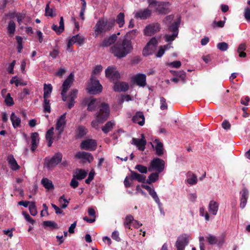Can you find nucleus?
<instances>
[{"label":"nucleus","mask_w":250,"mask_h":250,"mask_svg":"<svg viewBox=\"0 0 250 250\" xmlns=\"http://www.w3.org/2000/svg\"><path fill=\"white\" fill-rule=\"evenodd\" d=\"M82 104L87 105V110L88 111H93L98 107L99 111L96 114V119L99 124H103L108 118L110 114V108L108 104L103 102L100 104V102L95 98L87 97L83 99Z\"/></svg>","instance_id":"f257e3e1"},{"label":"nucleus","mask_w":250,"mask_h":250,"mask_svg":"<svg viewBox=\"0 0 250 250\" xmlns=\"http://www.w3.org/2000/svg\"><path fill=\"white\" fill-rule=\"evenodd\" d=\"M133 50L131 42L126 39L118 41L110 48L111 52L117 58H123L131 53Z\"/></svg>","instance_id":"f03ea898"},{"label":"nucleus","mask_w":250,"mask_h":250,"mask_svg":"<svg viewBox=\"0 0 250 250\" xmlns=\"http://www.w3.org/2000/svg\"><path fill=\"white\" fill-rule=\"evenodd\" d=\"M114 25L113 21H107L103 19H100L94 27L95 37L96 38L99 35L110 31Z\"/></svg>","instance_id":"7ed1b4c3"},{"label":"nucleus","mask_w":250,"mask_h":250,"mask_svg":"<svg viewBox=\"0 0 250 250\" xmlns=\"http://www.w3.org/2000/svg\"><path fill=\"white\" fill-rule=\"evenodd\" d=\"M90 81L87 88L88 92L90 94H96L102 91L103 86L95 76L91 75Z\"/></svg>","instance_id":"20e7f679"},{"label":"nucleus","mask_w":250,"mask_h":250,"mask_svg":"<svg viewBox=\"0 0 250 250\" xmlns=\"http://www.w3.org/2000/svg\"><path fill=\"white\" fill-rule=\"evenodd\" d=\"M165 168V162L163 160L155 158L152 159L149 163L148 167L149 171L155 170L158 173H161Z\"/></svg>","instance_id":"39448f33"},{"label":"nucleus","mask_w":250,"mask_h":250,"mask_svg":"<svg viewBox=\"0 0 250 250\" xmlns=\"http://www.w3.org/2000/svg\"><path fill=\"white\" fill-rule=\"evenodd\" d=\"M157 43L156 39L155 37L152 38L143 50V56H147L152 54L156 49Z\"/></svg>","instance_id":"423d86ee"},{"label":"nucleus","mask_w":250,"mask_h":250,"mask_svg":"<svg viewBox=\"0 0 250 250\" xmlns=\"http://www.w3.org/2000/svg\"><path fill=\"white\" fill-rule=\"evenodd\" d=\"M62 158V154L61 152L56 153L53 157L49 159H45L46 167L48 168H52L61 162Z\"/></svg>","instance_id":"0eeeda50"},{"label":"nucleus","mask_w":250,"mask_h":250,"mask_svg":"<svg viewBox=\"0 0 250 250\" xmlns=\"http://www.w3.org/2000/svg\"><path fill=\"white\" fill-rule=\"evenodd\" d=\"M97 146V141L92 139H87L83 140L80 144V147L82 149L88 151L95 150Z\"/></svg>","instance_id":"6e6552de"},{"label":"nucleus","mask_w":250,"mask_h":250,"mask_svg":"<svg viewBox=\"0 0 250 250\" xmlns=\"http://www.w3.org/2000/svg\"><path fill=\"white\" fill-rule=\"evenodd\" d=\"M188 236L187 234H182L178 238L175 243L177 250H184L188 244Z\"/></svg>","instance_id":"1a4fd4ad"},{"label":"nucleus","mask_w":250,"mask_h":250,"mask_svg":"<svg viewBox=\"0 0 250 250\" xmlns=\"http://www.w3.org/2000/svg\"><path fill=\"white\" fill-rule=\"evenodd\" d=\"M105 76L109 78L110 81L114 83L118 81L120 78V74L118 71H116V68L114 67L108 66L105 71Z\"/></svg>","instance_id":"9d476101"},{"label":"nucleus","mask_w":250,"mask_h":250,"mask_svg":"<svg viewBox=\"0 0 250 250\" xmlns=\"http://www.w3.org/2000/svg\"><path fill=\"white\" fill-rule=\"evenodd\" d=\"M160 30V24L158 23L149 24L146 26L144 30V35L151 36Z\"/></svg>","instance_id":"9b49d317"},{"label":"nucleus","mask_w":250,"mask_h":250,"mask_svg":"<svg viewBox=\"0 0 250 250\" xmlns=\"http://www.w3.org/2000/svg\"><path fill=\"white\" fill-rule=\"evenodd\" d=\"M132 82L139 86L144 87L146 85V76L139 73L134 75L132 78Z\"/></svg>","instance_id":"f8f14e48"},{"label":"nucleus","mask_w":250,"mask_h":250,"mask_svg":"<svg viewBox=\"0 0 250 250\" xmlns=\"http://www.w3.org/2000/svg\"><path fill=\"white\" fill-rule=\"evenodd\" d=\"M74 81V75L72 73H71L69 75L63 82L62 86V91L64 93H67V91L71 87L72 84Z\"/></svg>","instance_id":"ddd939ff"},{"label":"nucleus","mask_w":250,"mask_h":250,"mask_svg":"<svg viewBox=\"0 0 250 250\" xmlns=\"http://www.w3.org/2000/svg\"><path fill=\"white\" fill-rule=\"evenodd\" d=\"M128 89L129 85L126 82L117 81L114 83L113 90L115 92H125Z\"/></svg>","instance_id":"4468645a"},{"label":"nucleus","mask_w":250,"mask_h":250,"mask_svg":"<svg viewBox=\"0 0 250 250\" xmlns=\"http://www.w3.org/2000/svg\"><path fill=\"white\" fill-rule=\"evenodd\" d=\"M168 2L160 1L157 6L156 7V12L161 15H166L169 13L170 9L168 7Z\"/></svg>","instance_id":"2eb2a0df"},{"label":"nucleus","mask_w":250,"mask_h":250,"mask_svg":"<svg viewBox=\"0 0 250 250\" xmlns=\"http://www.w3.org/2000/svg\"><path fill=\"white\" fill-rule=\"evenodd\" d=\"M131 144L136 146L139 150L144 151L146 147V141L144 137V135L142 134V138L141 139L133 138Z\"/></svg>","instance_id":"dca6fc26"},{"label":"nucleus","mask_w":250,"mask_h":250,"mask_svg":"<svg viewBox=\"0 0 250 250\" xmlns=\"http://www.w3.org/2000/svg\"><path fill=\"white\" fill-rule=\"evenodd\" d=\"M75 157L77 159L85 160L89 163L94 159L93 156L91 153L85 151L78 152L75 154Z\"/></svg>","instance_id":"f3484780"},{"label":"nucleus","mask_w":250,"mask_h":250,"mask_svg":"<svg viewBox=\"0 0 250 250\" xmlns=\"http://www.w3.org/2000/svg\"><path fill=\"white\" fill-rule=\"evenodd\" d=\"M240 207L241 208L243 209L246 206L247 200L249 196V192L246 188H244L240 192Z\"/></svg>","instance_id":"a211bd4d"},{"label":"nucleus","mask_w":250,"mask_h":250,"mask_svg":"<svg viewBox=\"0 0 250 250\" xmlns=\"http://www.w3.org/2000/svg\"><path fill=\"white\" fill-rule=\"evenodd\" d=\"M181 23V18H178L174 21L167 25V30L173 33L178 34L179 27Z\"/></svg>","instance_id":"6ab92c4d"},{"label":"nucleus","mask_w":250,"mask_h":250,"mask_svg":"<svg viewBox=\"0 0 250 250\" xmlns=\"http://www.w3.org/2000/svg\"><path fill=\"white\" fill-rule=\"evenodd\" d=\"M152 14V11L148 8H146L143 10H139L135 14V18L141 20H146Z\"/></svg>","instance_id":"aec40b11"},{"label":"nucleus","mask_w":250,"mask_h":250,"mask_svg":"<svg viewBox=\"0 0 250 250\" xmlns=\"http://www.w3.org/2000/svg\"><path fill=\"white\" fill-rule=\"evenodd\" d=\"M117 40V35L115 34H112L108 38H105L103 40L102 42L100 44L101 47H108L111 45L114 44Z\"/></svg>","instance_id":"412c9836"},{"label":"nucleus","mask_w":250,"mask_h":250,"mask_svg":"<svg viewBox=\"0 0 250 250\" xmlns=\"http://www.w3.org/2000/svg\"><path fill=\"white\" fill-rule=\"evenodd\" d=\"M130 175L129 178L130 180H137L139 182L144 183L146 182V177L144 175L140 174L137 172L130 170Z\"/></svg>","instance_id":"4be33fe9"},{"label":"nucleus","mask_w":250,"mask_h":250,"mask_svg":"<svg viewBox=\"0 0 250 250\" xmlns=\"http://www.w3.org/2000/svg\"><path fill=\"white\" fill-rule=\"evenodd\" d=\"M78 92V90L76 89H73L70 91L68 95L69 100L67 102V106L69 109H71L74 105L75 103L74 100L77 97Z\"/></svg>","instance_id":"5701e85b"},{"label":"nucleus","mask_w":250,"mask_h":250,"mask_svg":"<svg viewBox=\"0 0 250 250\" xmlns=\"http://www.w3.org/2000/svg\"><path fill=\"white\" fill-rule=\"evenodd\" d=\"M132 120L135 124H138L139 125H144L145 124V117L142 112L138 111L132 117Z\"/></svg>","instance_id":"b1692460"},{"label":"nucleus","mask_w":250,"mask_h":250,"mask_svg":"<svg viewBox=\"0 0 250 250\" xmlns=\"http://www.w3.org/2000/svg\"><path fill=\"white\" fill-rule=\"evenodd\" d=\"M31 150L34 152L38 147L39 142V134L37 132H34L31 134Z\"/></svg>","instance_id":"393cba45"},{"label":"nucleus","mask_w":250,"mask_h":250,"mask_svg":"<svg viewBox=\"0 0 250 250\" xmlns=\"http://www.w3.org/2000/svg\"><path fill=\"white\" fill-rule=\"evenodd\" d=\"M87 132V130L84 126H78L75 132V137L76 139H81L84 136Z\"/></svg>","instance_id":"a878e982"},{"label":"nucleus","mask_w":250,"mask_h":250,"mask_svg":"<svg viewBox=\"0 0 250 250\" xmlns=\"http://www.w3.org/2000/svg\"><path fill=\"white\" fill-rule=\"evenodd\" d=\"M154 143H156L155 146L156 154L159 156H161L164 154V147L162 143L159 141V139H155Z\"/></svg>","instance_id":"bb28decb"},{"label":"nucleus","mask_w":250,"mask_h":250,"mask_svg":"<svg viewBox=\"0 0 250 250\" xmlns=\"http://www.w3.org/2000/svg\"><path fill=\"white\" fill-rule=\"evenodd\" d=\"M218 209V204L213 200L210 201L208 205V210L213 215L217 214Z\"/></svg>","instance_id":"cd10ccee"},{"label":"nucleus","mask_w":250,"mask_h":250,"mask_svg":"<svg viewBox=\"0 0 250 250\" xmlns=\"http://www.w3.org/2000/svg\"><path fill=\"white\" fill-rule=\"evenodd\" d=\"M7 29L9 36L12 37L16 31V23L13 20H10L9 21Z\"/></svg>","instance_id":"c85d7f7f"},{"label":"nucleus","mask_w":250,"mask_h":250,"mask_svg":"<svg viewBox=\"0 0 250 250\" xmlns=\"http://www.w3.org/2000/svg\"><path fill=\"white\" fill-rule=\"evenodd\" d=\"M159 174L157 172L151 173L148 176L147 179H146V184H151L157 181L159 179Z\"/></svg>","instance_id":"c756f323"},{"label":"nucleus","mask_w":250,"mask_h":250,"mask_svg":"<svg viewBox=\"0 0 250 250\" xmlns=\"http://www.w3.org/2000/svg\"><path fill=\"white\" fill-rule=\"evenodd\" d=\"M41 183L44 188L48 190L54 189L52 182L46 178H43L41 180Z\"/></svg>","instance_id":"7c9ffc66"},{"label":"nucleus","mask_w":250,"mask_h":250,"mask_svg":"<svg viewBox=\"0 0 250 250\" xmlns=\"http://www.w3.org/2000/svg\"><path fill=\"white\" fill-rule=\"evenodd\" d=\"M54 127H52L50 129H49L46 133V140L48 142L47 146L48 147H50L52 146L53 143V135L54 134Z\"/></svg>","instance_id":"2f4dec72"},{"label":"nucleus","mask_w":250,"mask_h":250,"mask_svg":"<svg viewBox=\"0 0 250 250\" xmlns=\"http://www.w3.org/2000/svg\"><path fill=\"white\" fill-rule=\"evenodd\" d=\"M138 33L139 32L137 29L132 30L125 34L124 39H126L129 42H131V40L134 39Z\"/></svg>","instance_id":"473e14b6"},{"label":"nucleus","mask_w":250,"mask_h":250,"mask_svg":"<svg viewBox=\"0 0 250 250\" xmlns=\"http://www.w3.org/2000/svg\"><path fill=\"white\" fill-rule=\"evenodd\" d=\"M43 99L48 98L52 91V86L51 84H44L43 85Z\"/></svg>","instance_id":"72a5a7b5"},{"label":"nucleus","mask_w":250,"mask_h":250,"mask_svg":"<svg viewBox=\"0 0 250 250\" xmlns=\"http://www.w3.org/2000/svg\"><path fill=\"white\" fill-rule=\"evenodd\" d=\"M86 175L87 172L85 170L82 169H78L76 175H74L73 177L78 180H81L84 179L86 176Z\"/></svg>","instance_id":"f704fd0d"},{"label":"nucleus","mask_w":250,"mask_h":250,"mask_svg":"<svg viewBox=\"0 0 250 250\" xmlns=\"http://www.w3.org/2000/svg\"><path fill=\"white\" fill-rule=\"evenodd\" d=\"M116 23L119 25V27H122L125 24V14L124 13H120L117 16L116 20Z\"/></svg>","instance_id":"c9c22d12"},{"label":"nucleus","mask_w":250,"mask_h":250,"mask_svg":"<svg viewBox=\"0 0 250 250\" xmlns=\"http://www.w3.org/2000/svg\"><path fill=\"white\" fill-rule=\"evenodd\" d=\"M246 49V45L245 43H241L237 49V52L239 53V56L241 58L246 57V53L244 52Z\"/></svg>","instance_id":"e433bc0d"},{"label":"nucleus","mask_w":250,"mask_h":250,"mask_svg":"<svg viewBox=\"0 0 250 250\" xmlns=\"http://www.w3.org/2000/svg\"><path fill=\"white\" fill-rule=\"evenodd\" d=\"M8 163L11 166V168L13 170H17L20 168L19 166L18 165L16 160L13 156H10L8 159Z\"/></svg>","instance_id":"4c0bfd02"},{"label":"nucleus","mask_w":250,"mask_h":250,"mask_svg":"<svg viewBox=\"0 0 250 250\" xmlns=\"http://www.w3.org/2000/svg\"><path fill=\"white\" fill-rule=\"evenodd\" d=\"M10 119L11 120L12 125H20L21 119L16 115V114L13 112L10 116Z\"/></svg>","instance_id":"58836bf2"},{"label":"nucleus","mask_w":250,"mask_h":250,"mask_svg":"<svg viewBox=\"0 0 250 250\" xmlns=\"http://www.w3.org/2000/svg\"><path fill=\"white\" fill-rule=\"evenodd\" d=\"M43 225L44 227L52 228L55 229L59 228L58 225L55 222L52 221H45L43 222Z\"/></svg>","instance_id":"ea45409f"},{"label":"nucleus","mask_w":250,"mask_h":250,"mask_svg":"<svg viewBox=\"0 0 250 250\" xmlns=\"http://www.w3.org/2000/svg\"><path fill=\"white\" fill-rule=\"evenodd\" d=\"M173 75L177 77L180 78L182 80L185 81L186 77V74L184 71H171Z\"/></svg>","instance_id":"a19ab883"},{"label":"nucleus","mask_w":250,"mask_h":250,"mask_svg":"<svg viewBox=\"0 0 250 250\" xmlns=\"http://www.w3.org/2000/svg\"><path fill=\"white\" fill-rule=\"evenodd\" d=\"M135 169L137 170L141 173L146 174L147 172L148 168L142 165L138 164L135 167Z\"/></svg>","instance_id":"79ce46f5"},{"label":"nucleus","mask_w":250,"mask_h":250,"mask_svg":"<svg viewBox=\"0 0 250 250\" xmlns=\"http://www.w3.org/2000/svg\"><path fill=\"white\" fill-rule=\"evenodd\" d=\"M29 210L30 214L33 216H35L37 214V210L34 202H31L29 206Z\"/></svg>","instance_id":"37998d69"},{"label":"nucleus","mask_w":250,"mask_h":250,"mask_svg":"<svg viewBox=\"0 0 250 250\" xmlns=\"http://www.w3.org/2000/svg\"><path fill=\"white\" fill-rule=\"evenodd\" d=\"M174 18V15H170L166 16L163 20V22L165 23L167 26L168 24H170L172 23V21H173Z\"/></svg>","instance_id":"c03bdc74"},{"label":"nucleus","mask_w":250,"mask_h":250,"mask_svg":"<svg viewBox=\"0 0 250 250\" xmlns=\"http://www.w3.org/2000/svg\"><path fill=\"white\" fill-rule=\"evenodd\" d=\"M5 104L9 106H11L14 104L13 99L11 97L10 93H8L4 100Z\"/></svg>","instance_id":"a18cd8bd"},{"label":"nucleus","mask_w":250,"mask_h":250,"mask_svg":"<svg viewBox=\"0 0 250 250\" xmlns=\"http://www.w3.org/2000/svg\"><path fill=\"white\" fill-rule=\"evenodd\" d=\"M207 239L210 245L216 244L218 241V238L210 234L207 237Z\"/></svg>","instance_id":"49530a36"},{"label":"nucleus","mask_w":250,"mask_h":250,"mask_svg":"<svg viewBox=\"0 0 250 250\" xmlns=\"http://www.w3.org/2000/svg\"><path fill=\"white\" fill-rule=\"evenodd\" d=\"M77 36H72L71 38H70L67 42V50L69 52H71L72 50L70 49V47L73 45V44L76 43V40H75L76 38H77Z\"/></svg>","instance_id":"de8ad7c7"},{"label":"nucleus","mask_w":250,"mask_h":250,"mask_svg":"<svg viewBox=\"0 0 250 250\" xmlns=\"http://www.w3.org/2000/svg\"><path fill=\"white\" fill-rule=\"evenodd\" d=\"M217 46L218 48L222 51H226L228 48V44L225 42H219L217 44Z\"/></svg>","instance_id":"09e8293b"},{"label":"nucleus","mask_w":250,"mask_h":250,"mask_svg":"<svg viewBox=\"0 0 250 250\" xmlns=\"http://www.w3.org/2000/svg\"><path fill=\"white\" fill-rule=\"evenodd\" d=\"M43 107L44 112H50V101L47 98L44 99Z\"/></svg>","instance_id":"8fccbe9b"},{"label":"nucleus","mask_w":250,"mask_h":250,"mask_svg":"<svg viewBox=\"0 0 250 250\" xmlns=\"http://www.w3.org/2000/svg\"><path fill=\"white\" fill-rule=\"evenodd\" d=\"M167 48V45L161 46L158 51L156 53V57L158 58L161 57L164 54L165 50Z\"/></svg>","instance_id":"3c124183"},{"label":"nucleus","mask_w":250,"mask_h":250,"mask_svg":"<svg viewBox=\"0 0 250 250\" xmlns=\"http://www.w3.org/2000/svg\"><path fill=\"white\" fill-rule=\"evenodd\" d=\"M65 115L66 113L62 115L60 118L58 119L56 125H65L66 121H65Z\"/></svg>","instance_id":"603ef678"},{"label":"nucleus","mask_w":250,"mask_h":250,"mask_svg":"<svg viewBox=\"0 0 250 250\" xmlns=\"http://www.w3.org/2000/svg\"><path fill=\"white\" fill-rule=\"evenodd\" d=\"M74 36H77V37L75 39L76 40V43H77L79 46H82L84 42V37L79 34L75 35Z\"/></svg>","instance_id":"864d4df0"},{"label":"nucleus","mask_w":250,"mask_h":250,"mask_svg":"<svg viewBox=\"0 0 250 250\" xmlns=\"http://www.w3.org/2000/svg\"><path fill=\"white\" fill-rule=\"evenodd\" d=\"M53 9H50L49 4H47L46 5L45 9V15L46 16H50L51 17H53L55 16V14H53Z\"/></svg>","instance_id":"5fc2aeb1"},{"label":"nucleus","mask_w":250,"mask_h":250,"mask_svg":"<svg viewBox=\"0 0 250 250\" xmlns=\"http://www.w3.org/2000/svg\"><path fill=\"white\" fill-rule=\"evenodd\" d=\"M178 34H176L172 33V34L169 35L166 34L165 36L166 41L167 42H170L174 41L175 38L177 37Z\"/></svg>","instance_id":"6e6d98bb"},{"label":"nucleus","mask_w":250,"mask_h":250,"mask_svg":"<svg viewBox=\"0 0 250 250\" xmlns=\"http://www.w3.org/2000/svg\"><path fill=\"white\" fill-rule=\"evenodd\" d=\"M22 214L27 221L30 223L32 225L35 223V221L26 211H23Z\"/></svg>","instance_id":"4d7b16f0"},{"label":"nucleus","mask_w":250,"mask_h":250,"mask_svg":"<svg viewBox=\"0 0 250 250\" xmlns=\"http://www.w3.org/2000/svg\"><path fill=\"white\" fill-rule=\"evenodd\" d=\"M95 175V172L94 170H91L90 171L88 174V178L85 180V182L87 184H90V182L92 180H93Z\"/></svg>","instance_id":"13d9d810"},{"label":"nucleus","mask_w":250,"mask_h":250,"mask_svg":"<svg viewBox=\"0 0 250 250\" xmlns=\"http://www.w3.org/2000/svg\"><path fill=\"white\" fill-rule=\"evenodd\" d=\"M187 182L189 184L191 185L196 184L197 182V179L196 176L195 174H192L191 178L188 179Z\"/></svg>","instance_id":"bf43d9fd"},{"label":"nucleus","mask_w":250,"mask_h":250,"mask_svg":"<svg viewBox=\"0 0 250 250\" xmlns=\"http://www.w3.org/2000/svg\"><path fill=\"white\" fill-rule=\"evenodd\" d=\"M25 14L17 13L16 14V17L17 19V21L20 24L22 21L25 18Z\"/></svg>","instance_id":"052dcab7"},{"label":"nucleus","mask_w":250,"mask_h":250,"mask_svg":"<svg viewBox=\"0 0 250 250\" xmlns=\"http://www.w3.org/2000/svg\"><path fill=\"white\" fill-rule=\"evenodd\" d=\"M161 106L160 108L161 110L167 109V105L166 103V100L164 97L160 98Z\"/></svg>","instance_id":"680f3d73"},{"label":"nucleus","mask_w":250,"mask_h":250,"mask_svg":"<svg viewBox=\"0 0 250 250\" xmlns=\"http://www.w3.org/2000/svg\"><path fill=\"white\" fill-rule=\"evenodd\" d=\"M103 67L101 65H96L93 69L92 75L99 74L102 70Z\"/></svg>","instance_id":"e2e57ef3"},{"label":"nucleus","mask_w":250,"mask_h":250,"mask_svg":"<svg viewBox=\"0 0 250 250\" xmlns=\"http://www.w3.org/2000/svg\"><path fill=\"white\" fill-rule=\"evenodd\" d=\"M225 235H224V234H222L221 235V237H220L218 239V241L217 242V243L216 244L217 245V246L219 247H222L223 244H224L225 243Z\"/></svg>","instance_id":"0e129e2a"},{"label":"nucleus","mask_w":250,"mask_h":250,"mask_svg":"<svg viewBox=\"0 0 250 250\" xmlns=\"http://www.w3.org/2000/svg\"><path fill=\"white\" fill-rule=\"evenodd\" d=\"M59 50L57 48H54L53 50L50 52L49 56L53 59H55L59 54Z\"/></svg>","instance_id":"69168bd1"},{"label":"nucleus","mask_w":250,"mask_h":250,"mask_svg":"<svg viewBox=\"0 0 250 250\" xmlns=\"http://www.w3.org/2000/svg\"><path fill=\"white\" fill-rule=\"evenodd\" d=\"M149 7H156L160 3V1L156 0H147Z\"/></svg>","instance_id":"338daca9"},{"label":"nucleus","mask_w":250,"mask_h":250,"mask_svg":"<svg viewBox=\"0 0 250 250\" xmlns=\"http://www.w3.org/2000/svg\"><path fill=\"white\" fill-rule=\"evenodd\" d=\"M244 16L248 21H250V8H247L245 10Z\"/></svg>","instance_id":"774afa93"}]
</instances>
